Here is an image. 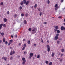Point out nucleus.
Instances as JSON below:
<instances>
[{"label": "nucleus", "instance_id": "f257e3e1", "mask_svg": "<svg viewBox=\"0 0 65 65\" xmlns=\"http://www.w3.org/2000/svg\"><path fill=\"white\" fill-rule=\"evenodd\" d=\"M37 31V29L36 28H34L31 31V34H35L36 32V31Z\"/></svg>", "mask_w": 65, "mask_h": 65}, {"label": "nucleus", "instance_id": "f03ea898", "mask_svg": "<svg viewBox=\"0 0 65 65\" xmlns=\"http://www.w3.org/2000/svg\"><path fill=\"white\" fill-rule=\"evenodd\" d=\"M24 2V4H25L26 5H27L29 3L30 1H28L26 2V0H23Z\"/></svg>", "mask_w": 65, "mask_h": 65}, {"label": "nucleus", "instance_id": "7ed1b4c3", "mask_svg": "<svg viewBox=\"0 0 65 65\" xmlns=\"http://www.w3.org/2000/svg\"><path fill=\"white\" fill-rule=\"evenodd\" d=\"M15 53V52L13 50L12 51V50L11 51L10 53V55L11 56H12V54H14Z\"/></svg>", "mask_w": 65, "mask_h": 65}, {"label": "nucleus", "instance_id": "20e7f679", "mask_svg": "<svg viewBox=\"0 0 65 65\" xmlns=\"http://www.w3.org/2000/svg\"><path fill=\"white\" fill-rule=\"evenodd\" d=\"M47 51L48 52H49L50 51V45H48L47 46Z\"/></svg>", "mask_w": 65, "mask_h": 65}, {"label": "nucleus", "instance_id": "39448f33", "mask_svg": "<svg viewBox=\"0 0 65 65\" xmlns=\"http://www.w3.org/2000/svg\"><path fill=\"white\" fill-rule=\"evenodd\" d=\"M7 58L6 57H4V60H5V61H7Z\"/></svg>", "mask_w": 65, "mask_h": 65}, {"label": "nucleus", "instance_id": "423d86ee", "mask_svg": "<svg viewBox=\"0 0 65 65\" xmlns=\"http://www.w3.org/2000/svg\"><path fill=\"white\" fill-rule=\"evenodd\" d=\"M2 26H3V24H1L0 25V30L2 29Z\"/></svg>", "mask_w": 65, "mask_h": 65}, {"label": "nucleus", "instance_id": "0eeeda50", "mask_svg": "<svg viewBox=\"0 0 65 65\" xmlns=\"http://www.w3.org/2000/svg\"><path fill=\"white\" fill-rule=\"evenodd\" d=\"M64 26H61V30H63L64 29Z\"/></svg>", "mask_w": 65, "mask_h": 65}, {"label": "nucleus", "instance_id": "6e6552de", "mask_svg": "<svg viewBox=\"0 0 65 65\" xmlns=\"http://www.w3.org/2000/svg\"><path fill=\"white\" fill-rule=\"evenodd\" d=\"M59 8V7L57 6L56 7H55V10H57V9Z\"/></svg>", "mask_w": 65, "mask_h": 65}, {"label": "nucleus", "instance_id": "1a4fd4ad", "mask_svg": "<svg viewBox=\"0 0 65 65\" xmlns=\"http://www.w3.org/2000/svg\"><path fill=\"white\" fill-rule=\"evenodd\" d=\"M58 38V36H55L54 39L55 40H57Z\"/></svg>", "mask_w": 65, "mask_h": 65}, {"label": "nucleus", "instance_id": "9d476101", "mask_svg": "<svg viewBox=\"0 0 65 65\" xmlns=\"http://www.w3.org/2000/svg\"><path fill=\"white\" fill-rule=\"evenodd\" d=\"M33 53H31L30 54V57H33Z\"/></svg>", "mask_w": 65, "mask_h": 65}, {"label": "nucleus", "instance_id": "9b49d317", "mask_svg": "<svg viewBox=\"0 0 65 65\" xmlns=\"http://www.w3.org/2000/svg\"><path fill=\"white\" fill-rule=\"evenodd\" d=\"M23 23L25 25L27 24V21L26 20L24 21Z\"/></svg>", "mask_w": 65, "mask_h": 65}, {"label": "nucleus", "instance_id": "f8f14e48", "mask_svg": "<svg viewBox=\"0 0 65 65\" xmlns=\"http://www.w3.org/2000/svg\"><path fill=\"white\" fill-rule=\"evenodd\" d=\"M26 62V60H24L23 61V62H22V64L23 65H24L25 63V62Z\"/></svg>", "mask_w": 65, "mask_h": 65}, {"label": "nucleus", "instance_id": "ddd939ff", "mask_svg": "<svg viewBox=\"0 0 65 65\" xmlns=\"http://www.w3.org/2000/svg\"><path fill=\"white\" fill-rule=\"evenodd\" d=\"M54 55H55V53H52V57H53L54 56Z\"/></svg>", "mask_w": 65, "mask_h": 65}, {"label": "nucleus", "instance_id": "4468645a", "mask_svg": "<svg viewBox=\"0 0 65 65\" xmlns=\"http://www.w3.org/2000/svg\"><path fill=\"white\" fill-rule=\"evenodd\" d=\"M24 2H21L20 3L21 5H23V4H24Z\"/></svg>", "mask_w": 65, "mask_h": 65}, {"label": "nucleus", "instance_id": "2eb2a0df", "mask_svg": "<svg viewBox=\"0 0 65 65\" xmlns=\"http://www.w3.org/2000/svg\"><path fill=\"white\" fill-rule=\"evenodd\" d=\"M55 28V29H58V26H57L54 27Z\"/></svg>", "mask_w": 65, "mask_h": 65}, {"label": "nucleus", "instance_id": "dca6fc26", "mask_svg": "<svg viewBox=\"0 0 65 65\" xmlns=\"http://www.w3.org/2000/svg\"><path fill=\"white\" fill-rule=\"evenodd\" d=\"M23 46H24L23 47H24V48H25V47H26V44L25 43L24 44Z\"/></svg>", "mask_w": 65, "mask_h": 65}, {"label": "nucleus", "instance_id": "f3484780", "mask_svg": "<svg viewBox=\"0 0 65 65\" xmlns=\"http://www.w3.org/2000/svg\"><path fill=\"white\" fill-rule=\"evenodd\" d=\"M4 21L5 22H6V21H7V19L6 18H5L4 19Z\"/></svg>", "mask_w": 65, "mask_h": 65}, {"label": "nucleus", "instance_id": "a211bd4d", "mask_svg": "<svg viewBox=\"0 0 65 65\" xmlns=\"http://www.w3.org/2000/svg\"><path fill=\"white\" fill-rule=\"evenodd\" d=\"M57 32L58 33H60V31L59 30H57Z\"/></svg>", "mask_w": 65, "mask_h": 65}, {"label": "nucleus", "instance_id": "6ab92c4d", "mask_svg": "<svg viewBox=\"0 0 65 65\" xmlns=\"http://www.w3.org/2000/svg\"><path fill=\"white\" fill-rule=\"evenodd\" d=\"M3 42H5V38H4L3 39Z\"/></svg>", "mask_w": 65, "mask_h": 65}, {"label": "nucleus", "instance_id": "aec40b11", "mask_svg": "<svg viewBox=\"0 0 65 65\" xmlns=\"http://www.w3.org/2000/svg\"><path fill=\"white\" fill-rule=\"evenodd\" d=\"M35 8H36V7H37V4H35Z\"/></svg>", "mask_w": 65, "mask_h": 65}, {"label": "nucleus", "instance_id": "412c9836", "mask_svg": "<svg viewBox=\"0 0 65 65\" xmlns=\"http://www.w3.org/2000/svg\"><path fill=\"white\" fill-rule=\"evenodd\" d=\"M22 60L23 61H25L26 60H25V58H22Z\"/></svg>", "mask_w": 65, "mask_h": 65}, {"label": "nucleus", "instance_id": "4be33fe9", "mask_svg": "<svg viewBox=\"0 0 65 65\" xmlns=\"http://www.w3.org/2000/svg\"><path fill=\"white\" fill-rule=\"evenodd\" d=\"M50 1L49 0H48L47 1V3L48 4H50Z\"/></svg>", "mask_w": 65, "mask_h": 65}, {"label": "nucleus", "instance_id": "5701e85b", "mask_svg": "<svg viewBox=\"0 0 65 65\" xmlns=\"http://www.w3.org/2000/svg\"><path fill=\"white\" fill-rule=\"evenodd\" d=\"M40 55H38L37 56V58H38V59H39V58H40Z\"/></svg>", "mask_w": 65, "mask_h": 65}, {"label": "nucleus", "instance_id": "b1692460", "mask_svg": "<svg viewBox=\"0 0 65 65\" xmlns=\"http://www.w3.org/2000/svg\"><path fill=\"white\" fill-rule=\"evenodd\" d=\"M58 6V4H56L55 6V7H57Z\"/></svg>", "mask_w": 65, "mask_h": 65}, {"label": "nucleus", "instance_id": "393cba45", "mask_svg": "<svg viewBox=\"0 0 65 65\" xmlns=\"http://www.w3.org/2000/svg\"><path fill=\"white\" fill-rule=\"evenodd\" d=\"M13 57H12V56H11V57L10 58V60H13Z\"/></svg>", "mask_w": 65, "mask_h": 65}, {"label": "nucleus", "instance_id": "a878e982", "mask_svg": "<svg viewBox=\"0 0 65 65\" xmlns=\"http://www.w3.org/2000/svg\"><path fill=\"white\" fill-rule=\"evenodd\" d=\"M61 52H64V49H62L61 50Z\"/></svg>", "mask_w": 65, "mask_h": 65}, {"label": "nucleus", "instance_id": "bb28decb", "mask_svg": "<svg viewBox=\"0 0 65 65\" xmlns=\"http://www.w3.org/2000/svg\"><path fill=\"white\" fill-rule=\"evenodd\" d=\"M5 43L6 44V45L8 43V42H7V41H6V42H5Z\"/></svg>", "mask_w": 65, "mask_h": 65}, {"label": "nucleus", "instance_id": "cd10ccee", "mask_svg": "<svg viewBox=\"0 0 65 65\" xmlns=\"http://www.w3.org/2000/svg\"><path fill=\"white\" fill-rule=\"evenodd\" d=\"M28 30L29 31H31V28H29L28 29Z\"/></svg>", "mask_w": 65, "mask_h": 65}, {"label": "nucleus", "instance_id": "c85d7f7f", "mask_svg": "<svg viewBox=\"0 0 65 65\" xmlns=\"http://www.w3.org/2000/svg\"><path fill=\"white\" fill-rule=\"evenodd\" d=\"M27 43L28 44H30V41L29 40L27 42Z\"/></svg>", "mask_w": 65, "mask_h": 65}, {"label": "nucleus", "instance_id": "c756f323", "mask_svg": "<svg viewBox=\"0 0 65 65\" xmlns=\"http://www.w3.org/2000/svg\"><path fill=\"white\" fill-rule=\"evenodd\" d=\"M42 15V12H40V16H41Z\"/></svg>", "mask_w": 65, "mask_h": 65}, {"label": "nucleus", "instance_id": "7c9ffc66", "mask_svg": "<svg viewBox=\"0 0 65 65\" xmlns=\"http://www.w3.org/2000/svg\"><path fill=\"white\" fill-rule=\"evenodd\" d=\"M3 4V2H1L0 4V5H2Z\"/></svg>", "mask_w": 65, "mask_h": 65}, {"label": "nucleus", "instance_id": "2f4dec72", "mask_svg": "<svg viewBox=\"0 0 65 65\" xmlns=\"http://www.w3.org/2000/svg\"><path fill=\"white\" fill-rule=\"evenodd\" d=\"M54 32L55 33H56L57 32V29H54Z\"/></svg>", "mask_w": 65, "mask_h": 65}, {"label": "nucleus", "instance_id": "473e14b6", "mask_svg": "<svg viewBox=\"0 0 65 65\" xmlns=\"http://www.w3.org/2000/svg\"><path fill=\"white\" fill-rule=\"evenodd\" d=\"M21 15L22 17H23L24 16V14L23 13H22Z\"/></svg>", "mask_w": 65, "mask_h": 65}, {"label": "nucleus", "instance_id": "72a5a7b5", "mask_svg": "<svg viewBox=\"0 0 65 65\" xmlns=\"http://www.w3.org/2000/svg\"><path fill=\"white\" fill-rule=\"evenodd\" d=\"M45 63H46V64H48V61H46Z\"/></svg>", "mask_w": 65, "mask_h": 65}, {"label": "nucleus", "instance_id": "f704fd0d", "mask_svg": "<svg viewBox=\"0 0 65 65\" xmlns=\"http://www.w3.org/2000/svg\"><path fill=\"white\" fill-rule=\"evenodd\" d=\"M59 34H57L56 35V36H59Z\"/></svg>", "mask_w": 65, "mask_h": 65}, {"label": "nucleus", "instance_id": "c9c22d12", "mask_svg": "<svg viewBox=\"0 0 65 65\" xmlns=\"http://www.w3.org/2000/svg\"><path fill=\"white\" fill-rule=\"evenodd\" d=\"M52 62H51L49 63V65H52Z\"/></svg>", "mask_w": 65, "mask_h": 65}, {"label": "nucleus", "instance_id": "e433bc0d", "mask_svg": "<svg viewBox=\"0 0 65 65\" xmlns=\"http://www.w3.org/2000/svg\"><path fill=\"white\" fill-rule=\"evenodd\" d=\"M13 40H9V42H12Z\"/></svg>", "mask_w": 65, "mask_h": 65}, {"label": "nucleus", "instance_id": "4c0bfd02", "mask_svg": "<svg viewBox=\"0 0 65 65\" xmlns=\"http://www.w3.org/2000/svg\"><path fill=\"white\" fill-rule=\"evenodd\" d=\"M28 14L27 13H26L25 14V16L26 17H27V16H28Z\"/></svg>", "mask_w": 65, "mask_h": 65}, {"label": "nucleus", "instance_id": "58836bf2", "mask_svg": "<svg viewBox=\"0 0 65 65\" xmlns=\"http://www.w3.org/2000/svg\"><path fill=\"white\" fill-rule=\"evenodd\" d=\"M19 8L20 10H21L22 9V7H20Z\"/></svg>", "mask_w": 65, "mask_h": 65}, {"label": "nucleus", "instance_id": "ea45409f", "mask_svg": "<svg viewBox=\"0 0 65 65\" xmlns=\"http://www.w3.org/2000/svg\"><path fill=\"white\" fill-rule=\"evenodd\" d=\"M62 60V59H61L60 60V62H62V60Z\"/></svg>", "mask_w": 65, "mask_h": 65}, {"label": "nucleus", "instance_id": "a19ab883", "mask_svg": "<svg viewBox=\"0 0 65 65\" xmlns=\"http://www.w3.org/2000/svg\"><path fill=\"white\" fill-rule=\"evenodd\" d=\"M17 17V14H15L14 16V18H16Z\"/></svg>", "mask_w": 65, "mask_h": 65}, {"label": "nucleus", "instance_id": "79ce46f5", "mask_svg": "<svg viewBox=\"0 0 65 65\" xmlns=\"http://www.w3.org/2000/svg\"><path fill=\"white\" fill-rule=\"evenodd\" d=\"M7 14H9V11H8L7 12Z\"/></svg>", "mask_w": 65, "mask_h": 65}, {"label": "nucleus", "instance_id": "37998d69", "mask_svg": "<svg viewBox=\"0 0 65 65\" xmlns=\"http://www.w3.org/2000/svg\"><path fill=\"white\" fill-rule=\"evenodd\" d=\"M58 19H61V16H60L58 17Z\"/></svg>", "mask_w": 65, "mask_h": 65}, {"label": "nucleus", "instance_id": "c03bdc74", "mask_svg": "<svg viewBox=\"0 0 65 65\" xmlns=\"http://www.w3.org/2000/svg\"><path fill=\"white\" fill-rule=\"evenodd\" d=\"M6 25L4 24L3 25V27H6Z\"/></svg>", "mask_w": 65, "mask_h": 65}, {"label": "nucleus", "instance_id": "a18cd8bd", "mask_svg": "<svg viewBox=\"0 0 65 65\" xmlns=\"http://www.w3.org/2000/svg\"><path fill=\"white\" fill-rule=\"evenodd\" d=\"M1 35L2 36H3V35H4V33L3 32L2 33H1Z\"/></svg>", "mask_w": 65, "mask_h": 65}, {"label": "nucleus", "instance_id": "49530a36", "mask_svg": "<svg viewBox=\"0 0 65 65\" xmlns=\"http://www.w3.org/2000/svg\"><path fill=\"white\" fill-rule=\"evenodd\" d=\"M59 43H60V41H58L57 42V43H58V44H59Z\"/></svg>", "mask_w": 65, "mask_h": 65}, {"label": "nucleus", "instance_id": "de8ad7c7", "mask_svg": "<svg viewBox=\"0 0 65 65\" xmlns=\"http://www.w3.org/2000/svg\"><path fill=\"white\" fill-rule=\"evenodd\" d=\"M41 42H42L43 43V40H42V39H41Z\"/></svg>", "mask_w": 65, "mask_h": 65}, {"label": "nucleus", "instance_id": "09e8293b", "mask_svg": "<svg viewBox=\"0 0 65 65\" xmlns=\"http://www.w3.org/2000/svg\"><path fill=\"white\" fill-rule=\"evenodd\" d=\"M24 54L25 55H26V51H25L24 52Z\"/></svg>", "mask_w": 65, "mask_h": 65}, {"label": "nucleus", "instance_id": "8fccbe9b", "mask_svg": "<svg viewBox=\"0 0 65 65\" xmlns=\"http://www.w3.org/2000/svg\"><path fill=\"white\" fill-rule=\"evenodd\" d=\"M17 37H18V36L16 35L15 36V38H17Z\"/></svg>", "mask_w": 65, "mask_h": 65}, {"label": "nucleus", "instance_id": "3c124183", "mask_svg": "<svg viewBox=\"0 0 65 65\" xmlns=\"http://www.w3.org/2000/svg\"><path fill=\"white\" fill-rule=\"evenodd\" d=\"M63 1H64V0H61L60 1H61V3H62V2H63Z\"/></svg>", "mask_w": 65, "mask_h": 65}, {"label": "nucleus", "instance_id": "603ef678", "mask_svg": "<svg viewBox=\"0 0 65 65\" xmlns=\"http://www.w3.org/2000/svg\"><path fill=\"white\" fill-rule=\"evenodd\" d=\"M11 43L9 42L8 43V45H10V44Z\"/></svg>", "mask_w": 65, "mask_h": 65}, {"label": "nucleus", "instance_id": "864d4df0", "mask_svg": "<svg viewBox=\"0 0 65 65\" xmlns=\"http://www.w3.org/2000/svg\"><path fill=\"white\" fill-rule=\"evenodd\" d=\"M61 57H63V54H61Z\"/></svg>", "mask_w": 65, "mask_h": 65}, {"label": "nucleus", "instance_id": "5fc2aeb1", "mask_svg": "<svg viewBox=\"0 0 65 65\" xmlns=\"http://www.w3.org/2000/svg\"><path fill=\"white\" fill-rule=\"evenodd\" d=\"M24 49L25 48H24V47H23V48H22V51H23V50H24Z\"/></svg>", "mask_w": 65, "mask_h": 65}, {"label": "nucleus", "instance_id": "6e6d98bb", "mask_svg": "<svg viewBox=\"0 0 65 65\" xmlns=\"http://www.w3.org/2000/svg\"><path fill=\"white\" fill-rule=\"evenodd\" d=\"M31 57H32V56H30L29 57V59H31Z\"/></svg>", "mask_w": 65, "mask_h": 65}, {"label": "nucleus", "instance_id": "4d7b16f0", "mask_svg": "<svg viewBox=\"0 0 65 65\" xmlns=\"http://www.w3.org/2000/svg\"><path fill=\"white\" fill-rule=\"evenodd\" d=\"M38 10H39V11H40V8H39L38 9Z\"/></svg>", "mask_w": 65, "mask_h": 65}, {"label": "nucleus", "instance_id": "13d9d810", "mask_svg": "<svg viewBox=\"0 0 65 65\" xmlns=\"http://www.w3.org/2000/svg\"><path fill=\"white\" fill-rule=\"evenodd\" d=\"M34 6H32L31 7V8H32V9H33V8Z\"/></svg>", "mask_w": 65, "mask_h": 65}, {"label": "nucleus", "instance_id": "bf43d9fd", "mask_svg": "<svg viewBox=\"0 0 65 65\" xmlns=\"http://www.w3.org/2000/svg\"><path fill=\"white\" fill-rule=\"evenodd\" d=\"M44 53H45V54H46V51H44Z\"/></svg>", "mask_w": 65, "mask_h": 65}, {"label": "nucleus", "instance_id": "052dcab7", "mask_svg": "<svg viewBox=\"0 0 65 65\" xmlns=\"http://www.w3.org/2000/svg\"><path fill=\"white\" fill-rule=\"evenodd\" d=\"M21 45V43H19V45Z\"/></svg>", "mask_w": 65, "mask_h": 65}, {"label": "nucleus", "instance_id": "680f3d73", "mask_svg": "<svg viewBox=\"0 0 65 65\" xmlns=\"http://www.w3.org/2000/svg\"><path fill=\"white\" fill-rule=\"evenodd\" d=\"M44 24H46V22H44Z\"/></svg>", "mask_w": 65, "mask_h": 65}, {"label": "nucleus", "instance_id": "e2e57ef3", "mask_svg": "<svg viewBox=\"0 0 65 65\" xmlns=\"http://www.w3.org/2000/svg\"><path fill=\"white\" fill-rule=\"evenodd\" d=\"M36 44H34V46H36Z\"/></svg>", "mask_w": 65, "mask_h": 65}, {"label": "nucleus", "instance_id": "0e129e2a", "mask_svg": "<svg viewBox=\"0 0 65 65\" xmlns=\"http://www.w3.org/2000/svg\"><path fill=\"white\" fill-rule=\"evenodd\" d=\"M10 49H12V47H10Z\"/></svg>", "mask_w": 65, "mask_h": 65}, {"label": "nucleus", "instance_id": "69168bd1", "mask_svg": "<svg viewBox=\"0 0 65 65\" xmlns=\"http://www.w3.org/2000/svg\"><path fill=\"white\" fill-rule=\"evenodd\" d=\"M11 37H12V38H13V36H11Z\"/></svg>", "mask_w": 65, "mask_h": 65}, {"label": "nucleus", "instance_id": "338daca9", "mask_svg": "<svg viewBox=\"0 0 65 65\" xmlns=\"http://www.w3.org/2000/svg\"><path fill=\"white\" fill-rule=\"evenodd\" d=\"M64 31H65V27H64Z\"/></svg>", "mask_w": 65, "mask_h": 65}, {"label": "nucleus", "instance_id": "774afa93", "mask_svg": "<svg viewBox=\"0 0 65 65\" xmlns=\"http://www.w3.org/2000/svg\"><path fill=\"white\" fill-rule=\"evenodd\" d=\"M64 22H65V18H64Z\"/></svg>", "mask_w": 65, "mask_h": 65}]
</instances>
